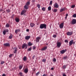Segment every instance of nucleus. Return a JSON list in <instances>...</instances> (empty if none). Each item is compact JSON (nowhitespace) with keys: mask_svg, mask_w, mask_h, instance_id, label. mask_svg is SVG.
Masks as SVG:
<instances>
[{"mask_svg":"<svg viewBox=\"0 0 76 76\" xmlns=\"http://www.w3.org/2000/svg\"><path fill=\"white\" fill-rule=\"evenodd\" d=\"M39 28L40 29H46L47 28V25L45 24H41L40 25Z\"/></svg>","mask_w":76,"mask_h":76,"instance_id":"nucleus-1","label":"nucleus"},{"mask_svg":"<svg viewBox=\"0 0 76 76\" xmlns=\"http://www.w3.org/2000/svg\"><path fill=\"white\" fill-rule=\"evenodd\" d=\"M71 23L72 25H75L76 23V20L75 19H73L71 21Z\"/></svg>","mask_w":76,"mask_h":76,"instance_id":"nucleus-2","label":"nucleus"},{"mask_svg":"<svg viewBox=\"0 0 76 76\" xmlns=\"http://www.w3.org/2000/svg\"><path fill=\"white\" fill-rule=\"evenodd\" d=\"M13 50H14V51H13V53H15L16 54L17 53V51H18V48L16 47H15L13 48Z\"/></svg>","mask_w":76,"mask_h":76,"instance_id":"nucleus-3","label":"nucleus"},{"mask_svg":"<svg viewBox=\"0 0 76 76\" xmlns=\"http://www.w3.org/2000/svg\"><path fill=\"white\" fill-rule=\"evenodd\" d=\"M26 10L25 9H24L22 11L20 15H23L24 13H26Z\"/></svg>","mask_w":76,"mask_h":76,"instance_id":"nucleus-4","label":"nucleus"},{"mask_svg":"<svg viewBox=\"0 0 76 76\" xmlns=\"http://www.w3.org/2000/svg\"><path fill=\"white\" fill-rule=\"evenodd\" d=\"M66 51H67V49H66L65 50H63L60 51V53L62 54H64V53H65Z\"/></svg>","mask_w":76,"mask_h":76,"instance_id":"nucleus-5","label":"nucleus"},{"mask_svg":"<svg viewBox=\"0 0 76 76\" xmlns=\"http://www.w3.org/2000/svg\"><path fill=\"white\" fill-rule=\"evenodd\" d=\"M66 34L67 35H72V34H73V31H71V32H68Z\"/></svg>","mask_w":76,"mask_h":76,"instance_id":"nucleus-6","label":"nucleus"},{"mask_svg":"<svg viewBox=\"0 0 76 76\" xmlns=\"http://www.w3.org/2000/svg\"><path fill=\"white\" fill-rule=\"evenodd\" d=\"M74 41L73 39H72L70 41V42H69V45L71 46V45H72V44H73V42Z\"/></svg>","mask_w":76,"mask_h":76,"instance_id":"nucleus-7","label":"nucleus"},{"mask_svg":"<svg viewBox=\"0 0 76 76\" xmlns=\"http://www.w3.org/2000/svg\"><path fill=\"white\" fill-rule=\"evenodd\" d=\"M61 43L59 42L57 43V46H58V47H61Z\"/></svg>","mask_w":76,"mask_h":76,"instance_id":"nucleus-8","label":"nucleus"},{"mask_svg":"<svg viewBox=\"0 0 76 76\" xmlns=\"http://www.w3.org/2000/svg\"><path fill=\"white\" fill-rule=\"evenodd\" d=\"M40 39H41V37H37L36 40V42H39V40H40Z\"/></svg>","mask_w":76,"mask_h":76,"instance_id":"nucleus-9","label":"nucleus"},{"mask_svg":"<svg viewBox=\"0 0 76 76\" xmlns=\"http://www.w3.org/2000/svg\"><path fill=\"white\" fill-rule=\"evenodd\" d=\"M59 6L58 4H57V3L55 4L54 5V7L55 8H58V7Z\"/></svg>","mask_w":76,"mask_h":76,"instance_id":"nucleus-10","label":"nucleus"},{"mask_svg":"<svg viewBox=\"0 0 76 76\" xmlns=\"http://www.w3.org/2000/svg\"><path fill=\"white\" fill-rule=\"evenodd\" d=\"M64 26V23H61L59 26V27L60 28H63Z\"/></svg>","mask_w":76,"mask_h":76,"instance_id":"nucleus-11","label":"nucleus"},{"mask_svg":"<svg viewBox=\"0 0 76 76\" xmlns=\"http://www.w3.org/2000/svg\"><path fill=\"white\" fill-rule=\"evenodd\" d=\"M4 46H6V47H10V44L9 43H6L4 44Z\"/></svg>","mask_w":76,"mask_h":76,"instance_id":"nucleus-12","label":"nucleus"},{"mask_svg":"<svg viewBox=\"0 0 76 76\" xmlns=\"http://www.w3.org/2000/svg\"><path fill=\"white\" fill-rule=\"evenodd\" d=\"M26 46H27V45L25 43H24L23 45L22 46V48H23V49H24V48L26 47Z\"/></svg>","mask_w":76,"mask_h":76,"instance_id":"nucleus-13","label":"nucleus"},{"mask_svg":"<svg viewBox=\"0 0 76 76\" xmlns=\"http://www.w3.org/2000/svg\"><path fill=\"white\" fill-rule=\"evenodd\" d=\"M20 29H16L15 31V33L16 34H17L18 32H20Z\"/></svg>","mask_w":76,"mask_h":76,"instance_id":"nucleus-14","label":"nucleus"},{"mask_svg":"<svg viewBox=\"0 0 76 76\" xmlns=\"http://www.w3.org/2000/svg\"><path fill=\"white\" fill-rule=\"evenodd\" d=\"M31 38L30 36H27L25 37V39L26 40H28Z\"/></svg>","mask_w":76,"mask_h":76,"instance_id":"nucleus-15","label":"nucleus"},{"mask_svg":"<svg viewBox=\"0 0 76 76\" xmlns=\"http://www.w3.org/2000/svg\"><path fill=\"white\" fill-rule=\"evenodd\" d=\"M24 72L25 73H28V68H26L24 69Z\"/></svg>","mask_w":76,"mask_h":76,"instance_id":"nucleus-16","label":"nucleus"},{"mask_svg":"<svg viewBox=\"0 0 76 76\" xmlns=\"http://www.w3.org/2000/svg\"><path fill=\"white\" fill-rule=\"evenodd\" d=\"M47 46H45L42 49V50L44 51V50H47Z\"/></svg>","mask_w":76,"mask_h":76,"instance_id":"nucleus-17","label":"nucleus"},{"mask_svg":"<svg viewBox=\"0 0 76 76\" xmlns=\"http://www.w3.org/2000/svg\"><path fill=\"white\" fill-rule=\"evenodd\" d=\"M15 20L16 22H19V19L18 18H15Z\"/></svg>","mask_w":76,"mask_h":76,"instance_id":"nucleus-18","label":"nucleus"},{"mask_svg":"<svg viewBox=\"0 0 76 76\" xmlns=\"http://www.w3.org/2000/svg\"><path fill=\"white\" fill-rule=\"evenodd\" d=\"M35 24L33 23H31L30 24V25L31 26V27L32 28H33L34 26H35Z\"/></svg>","mask_w":76,"mask_h":76,"instance_id":"nucleus-19","label":"nucleus"},{"mask_svg":"<svg viewBox=\"0 0 76 76\" xmlns=\"http://www.w3.org/2000/svg\"><path fill=\"white\" fill-rule=\"evenodd\" d=\"M24 9L26 10H28V5H26L24 6Z\"/></svg>","mask_w":76,"mask_h":76,"instance_id":"nucleus-20","label":"nucleus"},{"mask_svg":"<svg viewBox=\"0 0 76 76\" xmlns=\"http://www.w3.org/2000/svg\"><path fill=\"white\" fill-rule=\"evenodd\" d=\"M23 60L24 61H26L27 60V57H26V56H24L23 57Z\"/></svg>","mask_w":76,"mask_h":76,"instance_id":"nucleus-21","label":"nucleus"},{"mask_svg":"<svg viewBox=\"0 0 76 76\" xmlns=\"http://www.w3.org/2000/svg\"><path fill=\"white\" fill-rule=\"evenodd\" d=\"M64 10H65V8H63L61 9L60 10V12H63Z\"/></svg>","mask_w":76,"mask_h":76,"instance_id":"nucleus-22","label":"nucleus"},{"mask_svg":"<svg viewBox=\"0 0 76 76\" xmlns=\"http://www.w3.org/2000/svg\"><path fill=\"white\" fill-rule=\"evenodd\" d=\"M67 67V65H64L62 67L63 69H66V67Z\"/></svg>","mask_w":76,"mask_h":76,"instance_id":"nucleus-23","label":"nucleus"},{"mask_svg":"<svg viewBox=\"0 0 76 76\" xmlns=\"http://www.w3.org/2000/svg\"><path fill=\"white\" fill-rule=\"evenodd\" d=\"M13 37V35L12 34H10V36L9 37V39H12Z\"/></svg>","mask_w":76,"mask_h":76,"instance_id":"nucleus-24","label":"nucleus"},{"mask_svg":"<svg viewBox=\"0 0 76 76\" xmlns=\"http://www.w3.org/2000/svg\"><path fill=\"white\" fill-rule=\"evenodd\" d=\"M28 44L29 46H31V45H33V44L31 43V42H28Z\"/></svg>","mask_w":76,"mask_h":76,"instance_id":"nucleus-25","label":"nucleus"},{"mask_svg":"<svg viewBox=\"0 0 76 76\" xmlns=\"http://www.w3.org/2000/svg\"><path fill=\"white\" fill-rule=\"evenodd\" d=\"M30 4V2L29 1H28L27 3L26 4V5L27 6H28Z\"/></svg>","mask_w":76,"mask_h":76,"instance_id":"nucleus-26","label":"nucleus"},{"mask_svg":"<svg viewBox=\"0 0 76 76\" xmlns=\"http://www.w3.org/2000/svg\"><path fill=\"white\" fill-rule=\"evenodd\" d=\"M22 67H23V65H20L19 66V69H22Z\"/></svg>","mask_w":76,"mask_h":76,"instance_id":"nucleus-27","label":"nucleus"},{"mask_svg":"<svg viewBox=\"0 0 76 76\" xmlns=\"http://www.w3.org/2000/svg\"><path fill=\"white\" fill-rule=\"evenodd\" d=\"M68 58V57H67V56H66L64 57L63 59L64 60H65V59H66V58Z\"/></svg>","mask_w":76,"mask_h":76,"instance_id":"nucleus-28","label":"nucleus"},{"mask_svg":"<svg viewBox=\"0 0 76 76\" xmlns=\"http://www.w3.org/2000/svg\"><path fill=\"white\" fill-rule=\"evenodd\" d=\"M57 9H56L53 10V12L54 13H56V12H57Z\"/></svg>","mask_w":76,"mask_h":76,"instance_id":"nucleus-29","label":"nucleus"},{"mask_svg":"<svg viewBox=\"0 0 76 76\" xmlns=\"http://www.w3.org/2000/svg\"><path fill=\"white\" fill-rule=\"evenodd\" d=\"M37 6L38 7V9H39L41 6H40V4H37Z\"/></svg>","mask_w":76,"mask_h":76,"instance_id":"nucleus-30","label":"nucleus"},{"mask_svg":"<svg viewBox=\"0 0 76 76\" xmlns=\"http://www.w3.org/2000/svg\"><path fill=\"white\" fill-rule=\"evenodd\" d=\"M19 75H20V76H24V75H23V73L21 72L19 73Z\"/></svg>","mask_w":76,"mask_h":76,"instance_id":"nucleus-31","label":"nucleus"},{"mask_svg":"<svg viewBox=\"0 0 76 76\" xmlns=\"http://www.w3.org/2000/svg\"><path fill=\"white\" fill-rule=\"evenodd\" d=\"M42 10H43V11H45V8L44 7H43L42 9Z\"/></svg>","mask_w":76,"mask_h":76,"instance_id":"nucleus-32","label":"nucleus"},{"mask_svg":"<svg viewBox=\"0 0 76 76\" xmlns=\"http://www.w3.org/2000/svg\"><path fill=\"white\" fill-rule=\"evenodd\" d=\"M48 10H51V7L50 6H49L48 7Z\"/></svg>","mask_w":76,"mask_h":76,"instance_id":"nucleus-33","label":"nucleus"},{"mask_svg":"<svg viewBox=\"0 0 76 76\" xmlns=\"http://www.w3.org/2000/svg\"><path fill=\"white\" fill-rule=\"evenodd\" d=\"M42 62H44V63H45V62H46V60L45 59H43L42 60Z\"/></svg>","mask_w":76,"mask_h":76,"instance_id":"nucleus-34","label":"nucleus"},{"mask_svg":"<svg viewBox=\"0 0 76 76\" xmlns=\"http://www.w3.org/2000/svg\"><path fill=\"white\" fill-rule=\"evenodd\" d=\"M6 27H7V28H9V26H10V25L9 24H7L6 25Z\"/></svg>","mask_w":76,"mask_h":76,"instance_id":"nucleus-35","label":"nucleus"},{"mask_svg":"<svg viewBox=\"0 0 76 76\" xmlns=\"http://www.w3.org/2000/svg\"><path fill=\"white\" fill-rule=\"evenodd\" d=\"M6 12H8V13H10V10L9 9H8L7 10H6Z\"/></svg>","mask_w":76,"mask_h":76,"instance_id":"nucleus-36","label":"nucleus"},{"mask_svg":"<svg viewBox=\"0 0 76 76\" xmlns=\"http://www.w3.org/2000/svg\"><path fill=\"white\" fill-rule=\"evenodd\" d=\"M28 51H31V50H32V48L31 47H30L28 49Z\"/></svg>","mask_w":76,"mask_h":76,"instance_id":"nucleus-37","label":"nucleus"},{"mask_svg":"<svg viewBox=\"0 0 76 76\" xmlns=\"http://www.w3.org/2000/svg\"><path fill=\"white\" fill-rule=\"evenodd\" d=\"M4 31H5L6 32H9V30L8 29H6V30H4Z\"/></svg>","mask_w":76,"mask_h":76,"instance_id":"nucleus-38","label":"nucleus"},{"mask_svg":"<svg viewBox=\"0 0 76 76\" xmlns=\"http://www.w3.org/2000/svg\"><path fill=\"white\" fill-rule=\"evenodd\" d=\"M50 5H52V4H53V1H50Z\"/></svg>","mask_w":76,"mask_h":76,"instance_id":"nucleus-39","label":"nucleus"},{"mask_svg":"<svg viewBox=\"0 0 76 76\" xmlns=\"http://www.w3.org/2000/svg\"><path fill=\"white\" fill-rule=\"evenodd\" d=\"M73 17V18H76V14H74L73 15H72Z\"/></svg>","mask_w":76,"mask_h":76,"instance_id":"nucleus-40","label":"nucleus"},{"mask_svg":"<svg viewBox=\"0 0 76 76\" xmlns=\"http://www.w3.org/2000/svg\"><path fill=\"white\" fill-rule=\"evenodd\" d=\"M39 74V72H38L36 74V76H38Z\"/></svg>","mask_w":76,"mask_h":76,"instance_id":"nucleus-41","label":"nucleus"},{"mask_svg":"<svg viewBox=\"0 0 76 76\" xmlns=\"http://www.w3.org/2000/svg\"><path fill=\"white\" fill-rule=\"evenodd\" d=\"M53 61L54 62H56V58H53Z\"/></svg>","mask_w":76,"mask_h":76,"instance_id":"nucleus-42","label":"nucleus"},{"mask_svg":"<svg viewBox=\"0 0 76 76\" xmlns=\"http://www.w3.org/2000/svg\"><path fill=\"white\" fill-rule=\"evenodd\" d=\"M65 42H67V43H68V42H69V41H68V40H65Z\"/></svg>","mask_w":76,"mask_h":76,"instance_id":"nucleus-43","label":"nucleus"},{"mask_svg":"<svg viewBox=\"0 0 76 76\" xmlns=\"http://www.w3.org/2000/svg\"><path fill=\"white\" fill-rule=\"evenodd\" d=\"M6 32L4 30V31H3V34L4 35H5L6 34Z\"/></svg>","mask_w":76,"mask_h":76,"instance_id":"nucleus-44","label":"nucleus"},{"mask_svg":"<svg viewBox=\"0 0 76 76\" xmlns=\"http://www.w3.org/2000/svg\"><path fill=\"white\" fill-rule=\"evenodd\" d=\"M75 7V5H73L71 7L72 8H74Z\"/></svg>","mask_w":76,"mask_h":76,"instance_id":"nucleus-45","label":"nucleus"},{"mask_svg":"<svg viewBox=\"0 0 76 76\" xmlns=\"http://www.w3.org/2000/svg\"><path fill=\"white\" fill-rule=\"evenodd\" d=\"M35 48H36V47H35V46H34L33 47V50H35Z\"/></svg>","mask_w":76,"mask_h":76,"instance_id":"nucleus-46","label":"nucleus"},{"mask_svg":"<svg viewBox=\"0 0 76 76\" xmlns=\"http://www.w3.org/2000/svg\"><path fill=\"white\" fill-rule=\"evenodd\" d=\"M56 37H57V36L56 35H53V38H56Z\"/></svg>","mask_w":76,"mask_h":76,"instance_id":"nucleus-47","label":"nucleus"},{"mask_svg":"<svg viewBox=\"0 0 76 76\" xmlns=\"http://www.w3.org/2000/svg\"><path fill=\"white\" fill-rule=\"evenodd\" d=\"M48 76V74H44L42 76Z\"/></svg>","mask_w":76,"mask_h":76,"instance_id":"nucleus-48","label":"nucleus"},{"mask_svg":"<svg viewBox=\"0 0 76 76\" xmlns=\"http://www.w3.org/2000/svg\"><path fill=\"white\" fill-rule=\"evenodd\" d=\"M4 62L3 61H1V64H4Z\"/></svg>","mask_w":76,"mask_h":76,"instance_id":"nucleus-49","label":"nucleus"},{"mask_svg":"<svg viewBox=\"0 0 76 76\" xmlns=\"http://www.w3.org/2000/svg\"><path fill=\"white\" fill-rule=\"evenodd\" d=\"M14 18V15H12V16L11 17V18L12 19H13V18Z\"/></svg>","mask_w":76,"mask_h":76,"instance_id":"nucleus-50","label":"nucleus"},{"mask_svg":"<svg viewBox=\"0 0 76 76\" xmlns=\"http://www.w3.org/2000/svg\"><path fill=\"white\" fill-rule=\"evenodd\" d=\"M12 57V54H10L9 55V57Z\"/></svg>","mask_w":76,"mask_h":76,"instance_id":"nucleus-51","label":"nucleus"},{"mask_svg":"<svg viewBox=\"0 0 76 76\" xmlns=\"http://www.w3.org/2000/svg\"><path fill=\"white\" fill-rule=\"evenodd\" d=\"M26 31L27 32H29V30L28 29H26Z\"/></svg>","mask_w":76,"mask_h":76,"instance_id":"nucleus-52","label":"nucleus"},{"mask_svg":"<svg viewBox=\"0 0 76 76\" xmlns=\"http://www.w3.org/2000/svg\"><path fill=\"white\" fill-rule=\"evenodd\" d=\"M35 56H34L33 57H32V58L33 59H34V58H35Z\"/></svg>","mask_w":76,"mask_h":76,"instance_id":"nucleus-53","label":"nucleus"},{"mask_svg":"<svg viewBox=\"0 0 76 76\" xmlns=\"http://www.w3.org/2000/svg\"><path fill=\"white\" fill-rule=\"evenodd\" d=\"M63 76H66V75L64 73L63 74Z\"/></svg>","mask_w":76,"mask_h":76,"instance_id":"nucleus-54","label":"nucleus"},{"mask_svg":"<svg viewBox=\"0 0 76 76\" xmlns=\"http://www.w3.org/2000/svg\"><path fill=\"white\" fill-rule=\"evenodd\" d=\"M35 1V0H32V1L33 3H34Z\"/></svg>","mask_w":76,"mask_h":76,"instance_id":"nucleus-55","label":"nucleus"},{"mask_svg":"<svg viewBox=\"0 0 76 76\" xmlns=\"http://www.w3.org/2000/svg\"><path fill=\"white\" fill-rule=\"evenodd\" d=\"M51 70H54V68H51Z\"/></svg>","mask_w":76,"mask_h":76,"instance_id":"nucleus-56","label":"nucleus"},{"mask_svg":"<svg viewBox=\"0 0 76 76\" xmlns=\"http://www.w3.org/2000/svg\"><path fill=\"white\" fill-rule=\"evenodd\" d=\"M73 44L74 45H75V42H73Z\"/></svg>","mask_w":76,"mask_h":76,"instance_id":"nucleus-57","label":"nucleus"},{"mask_svg":"<svg viewBox=\"0 0 76 76\" xmlns=\"http://www.w3.org/2000/svg\"><path fill=\"white\" fill-rule=\"evenodd\" d=\"M2 76H6V75H5V74H3L2 75Z\"/></svg>","mask_w":76,"mask_h":76,"instance_id":"nucleus-58","label":"nucleus"},{"mask_svg":"<svg viewBox=\"0 0 76 76\" xmlns=\"http://www.w3.org/2000/svg\"><path fill=\"white\" fill-rule=\"evenodd\" d=\"M66 17H67V16H68V14H66Z\"/></svg>","mask_w":76,"mask_h":76,"instance_id":"nucleus-59","label":"nucleus"},{"mask_svg":"<svg viewBox=\"0 0 76 76\" xmlns=\"http://www.w3.org/2000/svg\"><path fill=\"white\" fill-rule=\"evenodd\" d=\"M67 17H66H66H65V19H67Z\"/></svg>","mask_w":76,"mask_h":76,"instance_id":"nucleus-60","label":"nucleus"},{"mask_svg":"<svg viewBox=\"0 0 76 76\" xmlns=\"http://www.w3.org/2000/svg\"><path fill=\"white\" fill-rule=\"evenodd\" d=\"M25 49H26V48H27V46H26V47H25Z\"/></svg>","mask_w":76,"mask_h":76,"instance_id":"nucleus-61","label":"nucleus"},{"mask_svg":"<svg viewBox=\"0 0 76 76\" xmlns=\"http://www.w3.org/2000/svg\"><path fill=\"white\" fill-rule=\"evenodd\" d=\"M50 76H53V75H52V74H51L50 75Z\"/></svg>","mask_w":76,"mask_h":76,"instance_id":"nucleus-62","label":"nucleus"},{"mask_svg":"<svg viewBox=\"0 0 76 76\" xmlns=\"http://www.w3.org/2000/svg\"><path fill=\"white\" fill-rule=\"evenodd\" d=\"M19 36H20H20H21V34H20Z\"/></svg>","mask_w":76,"mask_h":76,"instance_id":"nucleus-63","label":"nucleus"}]
</instances>
